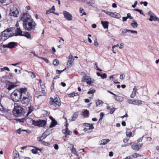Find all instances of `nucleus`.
<instances>
[{
  "mask_svg": "<svg viewBox=\"0 0 159 159\" xmlns=\"http://www.w3.org/2000/svg\"><path fill=\"white\" fill-rule=\"evenodd\" d=\"M128 32H129V30H127V29H123L122 30L121 33H126Z\"/></svg>",
  "mask_w": 159,
  "mask_h": 159,
  "instance_id": "nucleus-50",
  "label": "nucleus"
},
{
  "mask_svg": "<svg viewBox=\"0 0 159 159\" xmlns=\"http://www.w3.org/2000/svg\"><path fill=\"white\" fill-rule=\"evenodd\" d=\"M50 104V105H52L55 106L57 105L59 106L61 105L59 99L57 98H55L54 99L51 98Z\"/></svg>",
  "mask_w": 159,
  "mask_h": 159,
  "instance_id": "nucleus-11",
  "label": "nucleus"
},
{
  "mask_svg": "<svg viewBox=\"0 0 159 159\" xmlns=\"http://www.w3.org/2000/svg\"><path fill=\"white\" fill-rule=\"evenodd\" d=\"M32 19L31 16L28 13V11L25 13H23L21 17V20L23 21V22L25 21H30V20Z\"/></svg>",
  "mask_w": 159,
  "mask_h": 159,
  "instance_id": "nucleus-8",
  "label": "nucleus"
},
{
  "mask_svg": "<svg viewBox=\"0 0 159 159\" xmlns=\"http://www.w3.org/2000/svg\"><path fill=\"white\" fill-rule=\"evenodd\" d=\"M13 29L10 28L7 29L2 32V37L8 38L13 35L14 33L12 32Z\"/></svg>",
  "mask_w": 159,
  "mask_h": 159,
  "instance_id": "nucleus-4",
  "label": "nucleus"
},
{
  "mask_svg": "<svg viewBox=\"0 0 159 159\" xmlns=\"http://www.w3.org/2000/svg\"><path fill=\"white\" fill-rule=\"evenodd\" d=\"M129 32H130L131 33H132L133 34H137V31L129 30Z\"/></svg>",
  "mask_w": 159,
  "mask_h": 159,
  "instance_id": "nucleus-63",
  "label": "nucleus"
},
{
  "mask_svg": "<svg viewBox=\"0 0 159 159\" xmlns=\"http://www.w3.org/2000/svg\"><path fill=\"white\" fill-rule=\"evenodd\" d=\"M20 159H30V158L25 157L21 156L19 158Z\"/></svg>",
  "mask_w": 159,
  "mask_h": 159,
  "instance_id": "nucleus-64",
  "label": "nucleus"
},
{
  "mask_svg": "<svg viewBox=\"0 0 159 159\" xmlns=\"http://www.w3.org/2000/svg\"><path fill=\"white\" fill-rule=\"evenodd\" d=\"M26 71L28 72V73L30 74V77L32 78H34L36 76L33 72L31 71H28L27 70H26Z\"/></svg>",
  "mask_w": 159,
  "mask_h": 159,
  "instance_id": "nucleus-33",
  "label": "nucleus"
},
{
  "mask_svg": "<svg viewBox=\"0 0 159 159\" xmlns=\"http://www.w3.org/2000/svg\"><path fill=\"white\" fill-rule=\"evenodd\" d=\"M80 12L82 14V16L86 15V14L84 11L83 8L82 7H80Z\"/></svg>",
  "mask_w": 159,
  "mask_h": 159,
  "instance_id": "nucleus-34",
  "label": "nucleus"
},
{
  "mask_svg": "<svg viewBox=\"0 0 159 159\" xmlns=\"http://www.w3.org/2000/svg\"><path fill=\"white\" fill-rule=\"evenodd\" d=\"M63 14L64 16V18L67 20L70 21L72 19V16L69 12L66 11H63Z\"/></svg>",
  "mask_w": 159,
  "mask_h": 159,
  "instance_id": "nucleus-13",
  "label": "nucleus"
},
{
  "mask_svg": "<svg viewBox=\"0 0 159 159\" xmlns=\"http://www.w3.org/2000/svg\"><path fill=\"white\" fill-rule=\"evenodd\" d=\"M65 70H66V68H65L63 70H56V72L57 74H60L61 72L64 71Z\"/></svg>",
  "mask_w": 159,
  "mask_h": 159,
  "instance_id": "nucleus-53",
  "label": "nucleus"
},
{
  "mask_svg": "<svg viewBox=\"0 0 159 159\" xmlns=\"http://www.w3.org/2000/svg\"><path fill=\"white\" fill-rule=\"evenodd\" d=\"M103 11L112 17V16H114V15L113 14V13L106 10H103Z\"/></svg>",
  "mask_w": 159,
  "mask_h": 159,
  "instance_id": "nucleus-29",
  "label": "nucleus"
},
{
  "mask_svg": "<svg viewBox=\"0 0 159 159\" xmlns=\"http://www.w3.org/2000/svg\"><path fill=\"white\" fill-rule=\"evenodd\" d=\"M134 10L139 12L142 15L144 16H145V15L142 12V11L141 10L139 9H134Z\"/></svg>",
  "mask_w": 159,
  "mask_h": 159,
  "instance_id": "nucleus-44",
  "label": "nucleus"
},
{
  "mask_svg": "<svg viewBox=\"0 0 159 159\" xmlns=\"http://www.w3.org/2000/svg\"><path fill=\"white\" fill-rule=\"evenodd\" d=\"M31 98L23 97L22 98L21 102L23 104H27L30 102Z\"/></svg>",
  "mask_w": 159,
  "mask_h": 159,
  "instance_id": "nucleus-15",
  "label": "nucleus"
},
{
  "mask_svg": "<svg viewBox=\"0 0 159 159\" xmlns=\"http://www.w3.org/2000/svg\"><path fill=\"white\" fill-rule=\"evenodd\" d=\"M47 131H46L41 136L38 137V140L39 141H42V140L45 138L47 136V135L49 134H47Z\"/></svg>",
  "mask_w": 159,
  "mask_h": 159,
  "instance_id": "nucleus-17",
  "label": "nucleus"
},
{
  "mask_svg": "<svg viewBox=\"0 0 159 159\" xmlns=\"http://www.w3.org/2000/svg\"><path fill=\"white\" fill-rule=\"evenodd\" d=\"M33 111V110L31 109V107H29V111L28 113H27V115H28L29 114L31 113L32 111Z\"/></svg>",
  "mask_w": 159,
  "mask_h": 159,
  "instance_id": "nucleus-57",
  "label": "nucleus"
},
{
  "mask_svg": "<svg viewBox=\"0 0 159 159\" xmlns=\"http://www.w3.org/2000/svg\"><path fill=\"white\" fill-rule=\"evenodd\" d=\"M74 60L73 56L72 55L70 54L68 57V60L66 64V66L67 68H70L74 64Z\"/></svg>",
  "mask_w": 159,
  "mask_h": 159,
  "instance_id": "nucleus-12",
  "label": "nucleus"
},
{
  "mask_svg": "<svg viewBox=\"0 0 159 159\" xmlns=\"http://www.w3.org/2000/svg\"><path fill=\"white\" fill-rule=\"evenodd\" d=\"M32 124L39 127H43L46 124V121L44 120H40L38 121L32 120Z\"/></svg>",
  "mask_w": 159,
  "mask_h": 159,
  "instance_id": "nucleus-5",
  "label": "nucleus"
},
{
  "mask_svg": "<svg viewBox=\"0 0 159 159\" xmlns=\"http://www.w3.org/2000/svg\"><path fill=\"white\" fill-rule=\"evenodd\" d=\"M13 113L16 116H22L25 113L24 109L20 106H16L14 109Z\"/></svg>",
  "mask_w": 159,
  "mask_h": 159,
  "instance_id": "nucleus-3",
  "label": "nucleus"
},
{
  "mask_svg": "<svg viewBox=\"0 0 159 159\" xmlns=\"http://www.w3.org/2000/svg\"><path fill=\"white\" fill-rule=\"evenodd\" d=\"M155 14L151 11H149L148 13V15L150 17Z\"/></svg>",
  "mask_w": 159,
  "mask_h": 159,
  "instance_id": "nucleus-59",
  "label": "nucleus"
},
{
  "mask_svg": "<svg viewBox=\"0 0 159 159\" xmlns=\"http://www.w3.org/2000/svg\"><path fill=\"white\" fill-rule=\"evenodd\" d=\"M10 15L15 17H17L19 15V11L16 7H13L11 9Z\"/></svg>",
  "mask_w": 159,
  "mask_h": 159,
  "instance_id": "nucleus-10",
  "label": "nucleus"
},
{
  "mask_svg": "<svg viewBox=\"0 0 159 159\" xmlns=\"http://www.w3.org/2000/svg\"><path fill=\"white\" fill-rule=\"evenodd\" d=\"M82 81L86 82L88 84L90 85L92 83L94 82V80H92L90 76L85 75L83 77Z\"/></svg>",
  "mask_w": 159,
  "mask_h": 159,
  "instance_id": "nucleus-7",
  "label": "nucleus"
},
{
  "mask_svg": "<svg viewBox=\"0 0 159 159\" xmlns=\"http://www.w3.org/2000/svg\"><path fill=\"white\" fill-rule=\"evenodd\" d=\"M95 90L94 89H89V91H88L87 93L88 94H93L95 93Z\"/></svg>",
  "mask_w": 159,
  "mask_h": 159,
  "instance_id": "nucleus-37",
  "label": "nucleus"
},
{
  "mask_svg": "<svg viewBox=\"0 0 159 159\" xmlns=\"http://www.w3.org/2000/svg\"><path fill=\"white\" fill-rule=\"evenodd\" d=\"M126 135L128 137H130L132 136V132L129 129H128L126 130Z\"/></svg>",
  "mask_w": 159,
  "mask_h": 159,
  "instance_id": "nucleus-27",
  "label": "nucleus"
},
{
  "mask_svg": "<svg viewBox=\"0 0 159 159\" xmlns=\"http://www.w3.org/2000/svg\"><path fill=\"white\" fill-rule=\"evenodd\" d=\"M101 23L104 29H107L108 28V22L107 21H101Z\"/></svg>",
  "mask_w": 159,
  "mask_h": 159,
  "instance_id": "nucleus-22",
  "label": "nucleus"
},
{
  "mask_svg": "<svg viewBox=\"0 0 159 159\" xmlns=\"http://www.w3.org/2000/svg\"><path fill=\"white\" fill-rule=\"evenodd\" d=\"M17 31L19 32V34L18 35L23 36H25L28 39H31V35L28 32H23L19 29L17 30Z\"/></svg>",
  "mask_w": 159,
  "mask_h": 159,
  "instance_id": "nucleus-14",
  "label": "nucleus"
},
{
  "mask_svg": "<svg viewBox=\"0 0 159 159\" xmlns=\"http://www.w3.org/2000/svg\"><path fill=\"white\" fill-rule=\"evenodd\" d=\"M39 96H42L43 95H45V90H42L41 92H39Z\"/></svg>",
  "mask_w": 159,
  "mask_h": 159,
  "instance_id": "nucleus-42",
  "label": "nucleus"
},
{
  "mask_svg": "<svg viewBox=\"0 0 159 159\" xmlns=\"http://www.w3.org/2000/svg\"><path fill=\"white\" fill-rule=\"evenodd\" d=\"M94 45L96 47L98 46L99 44L97 41V39H96L94 41Z\"/></svg>",
  "mask_w": 159,
  "mask_h": 159,
  "instance_id": "nucleus-51",
  "label": "nucleus"
},
{
  "mask_svg": "<svg viewBox=\"0 0 159 159\" xmlns=\"http://www.w3.org/2000/svg\"><path fill=\"white\" fill-rule=\"evenodd\" d=\"M83 115L84 117H88L89 115V111L87 110H85L83 112Z\"/></svg>",
  "mask_w": 159,
  "mask_h": 159,
  "instance_id": "nucleus-23",
  "label": "nucleus"
},
{
  "mask_svg": "<svg viewBox=\"0 0 159 159\" xmlns=\"http://www.w3.org/2000/svg\"><path fill=\"white\" fill-rule=\"evenodd\" d=\"M127 102L129 104H132L133 105L134 102V99H128Z\"/></svg>",
  "mask_w": 159,
  "mask_h": 159,
  "instance_id": "nucleus-39",
  "label": "nucleus"
},
{
  "mask_svg": "<svg viewBox=\"0 0 159 159\" xmlns=\"http://www.w3.org/2000/svg\"><path fill=\"white\" fill-rule=\"evenodd\" d=\"M20 90H14L11 94L12 100L14 102H17L20 99Z\"/></svg>",
  "mask_w": 159,
  "mask_h": 159,
  "instance_id": "nucleus-2",
  "label": "nucleus"
},
{
  "mask_svg": "<svg viewBox=\"0 0 159 159\" xmlns=\"http://www.w3.org/2000/svg\"><path fill=\"white\" fill-rule=\"evenodd\" d=\"M70 146L71 147V152L74 154L75 155H76V156H78V155L77 154V152L75 150L74 146L73 144H70Z\"/></svg>",
  "mask_w": 159,
  "mask_h": 159,
  "instance_id": "nucleus-19",
  "label": "nucleus"
},
{
  "mask_svg": "<svg viewBox=\"0 0 159 159\" xmlns=\"http://www.w3.org/2000/svg\"><path fill=\"white\" fill-rule=\"evenodd\" d=\"M67 130H68V128L67 127H66L65 129L62 130V132L63 133L66 134Z\"/></svg>",
  "mask_w": 159,
  "mask_h": 159,
  "instance_id": "nucleus-48",
  "label": "nucleus"
},
{
  "mask_svg": "<svg viewBox=\"0 0 159 159\" xmlns=\"http://www.w3.org/2000/svg\"><path fill=\"white\" fill-rule=\"evenodd\" d=\"M136 94V92H133L130 95L131 98H134L135 97Z\"/></svg>",
  "mask_w": 159,
  "mask_h": 159,
  "instance_id": "nucleus-54",
  "label": "nucleus"
},
{
  "mask_svg": "<svg viewBox=\"0 0 159 159\" xmlns=\"http://www.w3.org/2000/svg\"><path fill=\"white\" fill-rule=\"evenodd\" d=\"M20 99L23 97L31 98L30 94L27 91L26 88H21L20 93Z\"/></svg>",
  "mask_w": 159,
  "mask_h": 159,
  "instance_id": "nucleus-6",
  "label": "nucleus"
},
{
  "mask_svg": "<svg viewBox=\"0 0 159 159\" xmlns=\"http://www.w3.org/2000/svg\"><path fill=\"white\" fill-rule=\"evenodd\" d=\"M144 137V136L143 135L141 137H140L137 140V142H141L142 141Z\"/></svg>",
  "mask_w": 159,
  "mask_h": 159,
  "instance_id": "nucleus-55",
  "label": "nucleus"
},
{
  "mask_svg": "<svg viewBox=\"0 0 159 159\" xmlns=\"http://www.w3.org/2000/svg\"><path fill=\"white\" fill-rule=\"evenodd\" d=\"M15 87V86L14 85L12 84H11L8 87L7 89L9 90H11L12 89H13Z\"/></svg>",
  "mask_w": 159,
  "mask_h": 159,
  "instance_id": "nucleus-45",
  "label": "nucleus"
},
{
  "mask_svg": "<svg viewBox=\"0 0 159 159\" xmlns=\"http://www.w3.org/2000/svg\"><path fill=\"white\" fill-rule=\"evenodd\" d=\"M157 18L158 17H157L156 15L154 14V15L150 17V18L149 19V20L151 21H152L153 20L157 21Z\"/></svg>",
  "mask_w": 159,
  "mask_h": 159,
  "instance_id": "nucleus-24",
  "label": "nucleus"
},
{
  "mask_svg": "<svg viewBox=\"0 0 159 159\" xmlns=\"http://www.w3.org/2000/svg\"><path fill=\"white\" fill-rule=\"evenodd\" d=\"M13 155L15 158H17L19 157V153L18 151L14 150L13 151Z\"/></svg>",
  "mask_w": 159,
  "mask_h": 159,
  "instance_id": "nucleus-25",
  "label": "nucleus"
},
{
  "mask_svg": "<svg viewBox=\"0 0 159 159\" xmlns=\"http://www.w3.org/2000/svg\"><path fill=\"white\" fill-rule=\"evenodd\" d=\"M138 4V2L137 1H136L134 2V4L132 5V7L133 8H135L136 6V5Z\"/></svg>",
  "mask_w": 159,
  "mask_h": 159,
  "instance_id": "nucleus-62",
  "label": "nucleus"
},
{
  "mask_svg": "<svg viewBox=\"0 0 159 159\" xmlns=\"http://www.w3.org/2000/svg\"><path fill=\"white\" fill-rule=\"evenodd\" d=\"M57 122L56 120L53 121L52 120V121L51 123V125L49 126V128H52L54 127L57 124Z\"/></svg>",
  "mask_w": 159,
  "mask_h": 159,
  "instance_id": "nucleus-26",
  "label": "nucleus"
},
{
  "mask_svg": "<svg viewBox=\"0 0 159 159\" xmlns=\"http://www.w3.org/2000/svg\"><path fill=\"white\" fill-rule=\"evenodd\" d=\"M53 64L56 66H57L59 64V61L57 59H55L54 60Z\"/></svg>",
  "mask_w": 159,
  "mask_h": 159,
  "instance_id": "nucleus-36",
  "label": "nucleus"
},
{
  "mask_svg": "<svg viewBox=\"0 0 159 159\" xmlns=\"http://www.w3.org/2000/svg\"><path fill=\"white\" fill-rule=\"evenodd\" d=\"M16 26L17 27V29L16 30V35H18L19 34V31H17V30L18 29H19L20 30H21L20 29V27L19 26V24L18 23H17L16 24Z\"/></svg>",
  "mask_w": 159,
  "mask_h": 159,
  "instance_id": "nucleus-32",
  "label": "nucleus"
},
{
  "mask_svg": "<svg viewBox=\"0 0 159 159\" xmlns=\"http://www.w3.org/2000/svg\"><path fill=\"white\" fill-rule=\"evenodd\" d=\"M23 27L26 30H30L34 28L36 24L32 19L30 20V21H27L23 22Z\"/></svg>",
  "mask_w": 159,
  "mask_h": 159,
  "instance_id": "nucleus-1",
  "label": "nucleus"
},
{
  "mask_svg": "<svg viewBox=\"0 0 159 159\" xmlns=\"http://www.w3.org/2000/svg\"><path fill=\"white\" fill-rule=\"evenodd\" d=\"M39 58L43 60L45 62H46L47 63H48L49 62L47 58L43 57H39Z\"/></svg>",
  "mask_w": 159,
  "mask_h": 159,
  "instance_id": "nucleus-49",
  "label": "nucleus"
},
{
  "mask_svg": "<svg viewBox=\"0 0 159 159\" xmlns=\"http://www.w3.org/2000/svg\"><path fill=\"white\" fill-rule=\"evenodd\" d=\"M104 116V113L103 112H101L100 114V118L99 120V121L101 120L103 118V117Z\"/></svg>",
  "mask_w": 159,
  "mask_h": 159,
  "instance_id": "nucleus-60",
  "label": "nucleus"
},
{
  "mask_svg": "<svg viewBox=\"0 0 159 159\" xmlns=\"http://www.w3.org/2000/svg\"><path fill=\"white\" fill-rule=\"evenodd\" d=\"M116 99L118 101L121 102L123 101L124 98L123 97L118 96Z\"/></svg>",
  "mask_w": 159,
  "mask_h": 159,
  "instance_id": "nucleus-31",
  "label": "nucleus"
},
{
  "mask_svg": "<svg viewBox=\"0 0 159 159\" xmlns=\"http://www.w3.org/2000/svg\"><path fill=\"white\" fill-rule=\"evenodd\" d=\"M143 104V101L139 100H134V105L140 106Z\"/></svg>",
  "mask_w": 159,
  "mask_h": 159,
  "instance_id": "nucleus-18",
  "label": "nucleus"
},
{
  "mask_svg": "<svg viewBox=\"0 0 159 159\" xmlns=\"http://www.w3.org/2000/svg\"><path fill=\"white\" fill-rule=\"evenodd\" d=\"M127 18H129L130 19H133V18L131 16V14L130 13H128L127 14Z\"/></svg>",
  "mask_w": 159,
  "mask_h": 159,
  "instance_id": "nucleus-56",
  "label": "nucleus"
},
{
  "mask_svg": "<svg viewBox=\"0 0 159 159\" xmlns=\"http://www.w3.org/2000/svg\"><path fill=\"white\" fill-rule=\"evenodd\" d=\"M66 134L68 135H71L72 134V132L68 129V130L67 131Z\"/></svg>",
  "mask_w": 159,
  "mask_h": 159,
  "instance_id": "nucleus-61",
  "label": "nucleus"
},
{
  "mask_svg": "<svg viewBox=\"0 0 159 159\" xmlns=\"http://www.w3.org/2000/svg\"><path fill=\"white\" fill-rule=\"evenodd\" d=\"M103 103V102L101 100H98L96 102V104L97 106L101 105H102Z\"/></svg>",
  "mask_w": 159,
  "mask_h": 159,
  "instance_id": "nucleus-28",
  "label": "nucleus"
},
{
  "mask_svg": "<svg viewBox=\"0 0 159 159\" xmlns=\"http://www.w3.org/2000/svg\"><path fill=\"white\" fill-rule=\"evenodd\" d=\"M113 14L114 15V16H112L113 17H116L117 18H119L120 17V15L116 13V12H114L113 13Z\"/></svg>",
  "mask_w": 159,
  "mask_h": 159,
  "instance_id": "nucleus-40",
  "label": "nucleus"
},
{
  "mask_svg": "<svg viewBox=\"0 0 159 159\" xmlns=\"http://www.w3.org/2000/svg\"><path fill=\"white\" fill-rule=\"evenodd\" d=\"M132 155V157L134 158H136L138 157H140V156H141V155H140L139 154H138L137 153H133Z\"/></svg>",
  "mask_w": 159,
  "mask_h": 159,
  "instance_id": "nucleus-41",
  "label": "nucleus"
},
{
  "mask_svg": "<svg viewBox=\"0 0 159 159\" xmlns=\"http://www.w3.org/2000/svg\"><path fill=\"white\" fill-rule=\"evenodd\" d=\"M107 77V75L106 74L104 73L101 75V78L103 79H104Z\"/></svg>",
  "mask_w": 159,
  "mask_h": 159,
  "instance_id": "nucleus-52",
  "label": "nucleus"
},
{
  "mask_svg": "<svg viewBox=\"0 0 159 159\" xmlns=\"http://www.w3.org/2000/svg\"><path fill=\"white\" fill-rule=\"evenodd\" d=\"M32 152L34 154H37L38 153V149L37 148L32 149L31 150Z\"/></svg>",
  "mask_w": 159,
  "mask_h": 159,
  "instance_id": "nucleus-46",
  "label": "nucleus"
},
{
  "mask_svg": "<svg viewBox=\"0 0 159 159\" xmlns=\"http://www.w3.org/2000/svg\"><path fill=\"white\" fill-rule=\"evenodd\" d=\"M131 25L133 28H135L137 27L138 25L135 20H133L131 24Z\"/></svg>",
  "mask_w": 159,
  "mask_h": 159,
  "instance_id": "nucleus-30",
  "label": "nucleus"
},
{
  "mask_svg": "<svg viewBox=\"0 0 159 159\" xmlns=\"http://www.w3.org/2000/svg\"><path fill=\"white\" fill-rule=\"evenodd\" d=\"M78 112H76L72 116V119L70 120H69L70 121H75L76 118L78 117Z\"/></svg>",
  "mask_w": 159,
  "mask_h": 159,
  "instance_id": "nucleus-21",
  "label": "nucleus"
},
{
  "mask_svg": "<svg viewBox=\"0 0 159 159\" xmlns=\"http://www.w3.org/2000/svg\"><path fill=\"white\" fill-rule=\"evenodd\" d=\"M0 70L1 72H2L5 70H7L8 71H10V69L8 67L6 66L4 67L3 68H0Z\"/></svg>",
  "mask_w": 159,
  "mask_h": 159,
  "instance_id": "nucleus-35",
  "label": "nucleus"
},
{
  "mask_svg": "<svg viewBox=\"0 0 159 159\" xmlns=\"http://www.w3.org/2000/svg\"><path fill=\"white\" fill-rule=\"evenodd\" d=\"M110 110H111L110 111V113L111 114H112L114 113V112L115 111V108L114 107H112V108H111V109Z\"/></svg>",
  "mask_w": 159,
  "mask_h": 159,
  "instance_id": "nucleus-47",
  "label": "nucleus"
},
{
  "mask_svg": "<svg viewBox=\"0 0 159 159\" xmlns=\"http://www.w3.org/2000/svg\"><path fill=\"white\" fill-rule=\"evenodd\" d=\"M110 141V140L109 139H103L100 141L99 145H105Z\"/></svg>",
  "mask_w": 159,
  "mask_h": 159,
  "instance_id": "nucleus-16",
  "label": "nucleus"
},
{
  "mask_svg": "<svg viewBox=\"0 0 159 159\" xmlns=\"http://www.w3.org/2000/svg\"><path fill=\"white\" fill-rule=\"evenodd\" d=\"M17 43L15 42H11L9 43L8 44L6 45H0V49H2V47L4 48H12L16 46Z\"/></svg>",
  "mask_w": 159,
  "mask_h": 159,
  "instance_id": "nucleus-9",
  "label": "nucleus"
},
{
  "mask_svg": "<svg viewBox=\"0 0 159 159\" xmlns=\"http://www.w3.org/2000/svg\"><path fill=\"white\" fill-rule=\"evenodd\" d=\"M39 81L40 84V85L42 89H43L44 88V85L43 84V82L41 80V79H39Z\"/></svg>",
  "mask_w": 159,
  "mask_h": 159,
  "instance_id": "nucleus-43",
  "label": "nucleus"
},
{
  "mask_svg": "<svg viewBox=\"0 0 159 159\" xmlns=\"http://www.w3.org/2000/svg\"><path fill=\"white\" fill-rule=\"evenodd\" d=\"M131 148L134 150H139L140 149L139 146L138 145L134 144L131 145Z\"/></svg>",
  "mask_w": 159,
  "mask_h": 159,
  "instance_id": "nucleus-20",
  "label": "nucleus"
},
{
  "mask_svg": "<svg viewBox=\"0 0 159 159\" xmlns=\"http://www.w3.org/2000/svg\"><path fill=\"white\" fill-rule=\"evenodd\" d=\"M140 4H143L144 6H146L148 5V3L147 2L145 1L144 2H141L140 3Z\"/></svg>",
  "mask_w": 159,
  "mask_h": 159,
  "instance_id": "nucleus-58",
  "label": "nucleus"
},
{
  "mask_svg": "<svg viewBox=\"0 0 159 159\" xmlns=\"http://www.w3.org/2000/svg\"><path fill=\"white\" fill-rule=\"evenodd\" d=\"M86 124L88 125H86V126L89 127V128L88 129H93L94 128V127L92 124L88 123H86Z\"/></svg>",
  "mask_w": 159,
  "mask_h": 159,
  "instance_id": "nucleus-38",
  "label": "nucleus"
}]
</instances>
